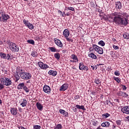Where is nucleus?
<instances>
[{
  "instance_id": "412c9836",
  "label": "nucleus",
  "mask_w": 129,
  "mask_h": 129,
  "mask_svg": "<svg viewBox=\"0 0 129 129\" xmlns=\"http://www.w3.org/2000/svg\"><path fill=\"white\" fill-rule=\"evenodd\" d=\"M48 74L52 76H56L57 75V71L50 70L48 72Z\"/></svg>"
},
{
  "instance_id": "9b49d317",
  "label": "nucleus",
  "mask_w": 129,
  "mask_h": 129,
  "mask_svg": "<svg viewBox=\"0 0 129 129\" xmlns=\"http://www.w3.org/2000/svg\"><path fill=\"white\" fill-rule=\"evenodd\" d=\"M79 69L80 70H86V71H88V67L85 66L83 62H80L79 64Z\"/></svg>"
},
{
  "instance_id": "423d86ee",
  "label": "nucleus",
  "mask_w": 129,
  "mask_h": 129,
  "mask_svg": "<svg viewBox=\"0 0 129 129\" xmlns=\"http://www.w3.org/2000/svg\"><path fill=\"white\" fill-rule=\"evenodd\" d=\"M23 24H24L25 26L27 27L28 29H30V30H33V29L35 28L32 24L29 23V21L26 20V19L23 20Z\"/></svg>"
},
{
  "instance_id": "c03bdc74",
  "label": "nucleus",
  "mask_w": 129,
  "mask_h": 129,
  "mask_svg": "<svg viewBox=\"0 0 129 129\" xmlns=\"http://www.w3.org/2000/svg\"><path fill=\"white\" fill-rule=\"evenodd\" d=\"M68 9L70 11H72V12H74L75 11V9L73 7H68Z\"/></svg>"
},
{
  "instance_id": "680f3d73",
  "label": "nucleus",
  "mask_w": 129,
  "mask_h": 129,
  "mask_svg": "<svg viewBox=\"0 0 129 129\" xmlns=\"http://www.w3.org/2000/svg\"><path fill=\"white\" fill-rule=\"evenodd\" d=\"M62 52H63V53H66V50H62Z\"/></svg>"
},
{
  "instance_id": "774afa93",
  "label": "nucleus",
  "mask_w": 129,
  "mask_h": 129,
  "mask_svg": "<svg viewBox=\"0 0 129 129\" xmlns=\"http://www.w3.org/2000/svg\"><path fill=\"white\" fill-rule=\"evenodd\" d=\"M112 40H113V41H115V38H113Z\"/></svg>"
},
{
  "instance_id": "aec40b11",
  "label": "nucleus",
  "mask_w": 129,
  "mask_h": 129,
  "mask_svg": "<svg viewBox=\"0 0 129 129\" xmlns=\"http://www.w3.org/2000/svg\"><path fill=\"white\" fill-rule=\"evenodd\" d=\"M115 6L117 9H121V8H122V4H121V2L119 1L116 2Z\"/></svg>"
},
{
  "instance_id": "393cba45",
  "label": "nucleus",
  "mask_w": 129,
  "mask_h": 129,
  "mask_svg": "<svg viewBox=\"0 0 129 129\" xmlns=\"http://www.w3.org/2000/svg\"><path fill=\"white\" fill-rule=\"evenodd\" d=\"M27 103H28V101L26 99H23L21 105H22L23 107H25V106H27Z\"/></svg>"
},
{
  "instance_id": "39448f33",
  "label": "nucleus",
  "mask_w": 129,
  "mask_h": 129,
  "mask_svg": "<svg viewBox=\"0 0 129 129\" xmlns=\"http://www.w3.org/2000/svg\"><path fill=\"white\" fill-rule=\"evenodd\" d=\"M93 48L94 50L96 51V52H97V53L100 55L102 54L103 53V49L96 44H93Z\"/></svg>"
},
{
  "instance_id": "de8ad7c7",
  "label": "nucleus",
  "mask_w": 129,
  "mask_h": 129,
  "mask_svg": "<svg viewBox=\"0 0 129 129\" xmlns=\"http://www.w3.org/2000/svg\"><path fill=\"white\" fill-rule=\"evenodd\" d=\"M98 123V121H93V125H94V126H96L97 125V124Z\"/></svg>"
},
{
  "instance_id": "6e6d98bb",
  "label": "nucleus",
  "mask_w": 129,
  "mask_h": 129,
  "mask_svg": "<svg viewBox=\"0 0 129 129\" xmlns=\"http://www.w3.org/2000/svg\"><path fill=\"white\" fill-rule=\"evenodd\" d=\"M31 55L32 57H36V54L35 53V52L33 51L31 53Z\"/></svg>"
},
{
  "instance_id": "c756f323",
  "label": "nucleus",
  "mask_w": 129,
  "mask_h": 129,
  "mask_svg": "<svg viewBox=\"0 0 129 129\" xmlns=\"http://www.w3.org/2000/svg\"><path fill=\"white\" fill-rule=\"evenodd\" d=\"M102 116L103 118H107V117L110 116V114H109L108 113H106L105 114H102Z\"/></svg>"
},
{
  "instance_id": "4d7b16f0",
  "label": "nucleus",
  "mask_w": 129,
  "mask_h": 129,
  "mask_svg": "<svg viewBox=\"0 0 129 129\" xmlns=\"http://www.w3.org/2000/svg\"><path fill=\"white\" fill-rule=\"evenodd\" d=\"M93 70H96V69H97V67H96V66H95L94 67H93Z\"/></svg>"
},
{
  "instance_id": "3c124183",
  "label": "nucleus",
  "mask_w": 129,
  "mask_h": 129,
  "mask_svg": "<svg viewBox=\"0 0 129 129\" xmlns=\"http://www.w3.org/2000/svg\"><path fill=\"white\" fill-rule=\"evenodd\" d=\"M16 70H17L16 72H20V71H21V72L23 71V70L20 69V68H17Z\"/></svg>"
},
{
  "instance_id": "f03ea898",
  "label": "nucleus",
  "mask_w": 129,
  "mask_h": 129,
  "mask_svg": "<svg viewBox=\"0 0 129 129\" xmlns=\"http://www.w3.org/2000/svg\"><path fill=\"white\" fill-rule=\"evenodd\" d=\"M19 75L21 78L24 79V80H29L30 78H32V74L30 73L21 72L19 73Z\"/></svg>"
},
{
  "instance_id": "2eb2a0df",
  "label": "nucleus",
  "mask_w": 129,
  "mask_h": 129,
  "mask_svg": "<svg viewBox=\"0 0 129 129\" xmlns=\"http://www.w3.org/2000/svg\"><path fill=\"white\" fill-rule=\"evenodd\" d=\"M68 84H63L60 88V91H65L68 88Z\"/></svg>"
},
{
  "instance_id": "a211bd4d",
  "label": "nucleus",
  "mask_w": 129,
  "mask_h": 129,
  "mask_svg": "<svg viewBox=\"0 0 129 129\" xmlns=\"http://www.w3.org/2000/svg\"><path fill=\"white\" fill-rule=\"evenodd\" d=\"M36 107L38 109V110H40V111H42V110H43V106L39 102L36 103Z\"/></svg>"
},
{
  "instance_id": "dca6fc26",
  "label": "nucleus",
  "mask_w": 129,
  "mask_h": 129,
  "mask_svg": "<svg viewBox=\"0 0 129 129\" xmlns=\"http://www.w3.org/2000/svg\"><path fill=\"white\" fill-rule=\"evenodd\" d=\"M63 35L65 38H68V37H69V35H70L69 30L68 29H65L63 32Z\"/></svg>"
},
{
  "instance_id": "e433bc0d",
  "label": "nucleus",
  "mask_w": 129,
  "mask_h": 129,
  "mask_svg": "<svg viewBox=\"0 0 129 129\" xmlns=\"http://www.w3.org/2000/svg\"><path fill=\"white\" fill-rule=\"evenodd\" d=\"M6 58L7 60H8L9 61L13 60V58H12V57H11V56L9 54H7Z\"/></svg>"
},
{
  "instance_id": "13d9d810",
  "label": "nucleus",
  "mask_w": 129,
  "mask_h": 129,
  "mask_svg": "<svg viewBox=\"0 0 129 129\" xmlns=\"http://www.w3.org/2000/svg\"><path fill=\"white\" fill-rule=\"evenodd\" d=\"M107 17H108V19H113L112 16H111L110 15H108Z\"/></svg>"
},
{
  "instance_id": "72a5a7b5",
  "label": "nucleus",
  "mask_w": 129,
  "mask_h": 129,
  "mask_svg": "<svg viewBox=\"0 0 129 129\" xmlns=\"http://www.w3.org/2000/svg\"><path fill=\"white\" fill-rule=\"evenodd\" d=\"M121 16H123V17H125V18H126V19H127V18H128L129 17L128 14H126V13L121 12Z\"/></svg>"
},
{
  "instance_id": "20e7f679",
  "label": "nucleus",
  "mask_w": 129,
  "mask_h": 129,
  "mask_svg": "<svg viewBox=\"0 0 129 129\" xmlns=\"http://www.w3.org/2000/svg\"><path fill=\"white\" fill-rule=\"evenodd\" d=\"M1 83L3 85H6V86H10L12 85V80L8 78H4L1 79Z\"/></svg>"
},
{
  "instance_id": "603ef678",
  "label": "nucleus",
  "mask_w": 129,
  "mask_h": 129,
  "mask_svg": "<svg viewBox=\"0 0 129 129\" xmlns=\"http://www.w3.org/2000/svg\"><path fill=\"white\" fill-rule=\"evenodd\" d=\"M113 49H114L115 50H118V46H116V45H113Z\"/></svg>"
},
{
  "instance_id": "052dcab7",
  "label": "nucleus",
  "mask_w": 129,
  "mask_h": 129,
  "mask_svg": "<svg viewBox=\"0 0 129 129\" xmlns=\"http://www.w3.org/2000/svg\"><path fill=\"white\" fill-rule=\"evenodd\" d=\"M60 16H62V17H64V15H63V13H62V12H61V13H60Z\"/></svg>"
},
{
  "instance_id": "7c9ffc66",
  "label": "nucleus",
  "mask_w": 129,
  "mask_h": 129,
  "mask_svg": "<svg viewBox=\"0 0 129 129\" xmlns=\"http://www.w3.org/2000/svg\"><path fill=\"white\" fill-rule=\"evenodd\" d=\"M98 45H100L102 47H104L105 46V43L103 40H101L98 42Z\"/></svg>"
},
{
  "instance_id": "5701e85b",
  "label": "nucleus",
  "mask_w": 129,
  "mask_h": 129,
  "mask_svg": "<svg viewBox=\"0 0 129 129\" xmlns=\"http://www.w3.org/2000/svg\"><path fill=\"white\" fill-rule=\"evenodd\" d=\"M88 56L90 58H91L92 59H97V56L95 55L93 53H90L88 54Z\"/></svg>"
},
{
  "instance_id": "cd10ccee",
  "label": "nucleus",
  "mask_w": 129,
  "mask_h": 129,
  "mask_svg": "<svg viewBox=\"0 0 129 129\" xmlns=\"http://www.w3.org/2000/svg\"><path fill=\"white\" fill-rule=\"evenodd\" d=\"M8 54L4 53L3 52H1L0 53V56L1 58H3V59H7V56Z\"/></svg>"
},
{
  "instance_id": "09e8293b",
  "label": "nucleus",
  "mask_w": 129,
  "mask_h": 129,
  "mask_svg": "<svg viewBox=\"0 0 129 129\" xmlns=\"http://www.w3.org/2000/svg\"><path fill=\"white\" fill-rule=\"evenodd\" d=\"M4 88L5 86H4V84H2L0 83V90H2Z\"/></svg>"
},
{
  "instance_id": "bb28decb",
  "label": "nucleus",
  "mask_w": 129,
  "mask_h": 129,
  "mask_svg": "<svg viewBox=\"0 0 129 129\" xmlns=\"http://www.w3.org/2000/svg\"><path fill=\"white\" fill-rule=\"evenodd\" d=\"M72 59L73 60H75V62H78V58H77V56L75 54H72L71 55Z\"/></svg>"
},
{
  "instance_id": "a19ab883",
  "label": "nucleus",
  "mask_w": 129,
  "mask_h": 129,
  "mask_svg": "<svg viewBox=\"0 0 129 129\" xmlns=\"http://www.w3.org/2000/svg\"><path fill=\"white\" fill-rule=\"evenodd\" d=\"M33 128L34 129H40L41 126L39 125H35L33 126Z\"/></svg>"
},
{
  "instance_id": "bf43d9fd",
  "label": "nucleus",
  "mask_w": 129,
  "mask_h": 129,
  "mask_svg": "<svg viewBox=\"0 0 129 129\" xmlns=\"http://www.w3.org/2000/svg\"><path fill=\"white\" fill-rule=\"evenodd\" d=\"M126 118L127 120H128V121H129V116H127V117H126Z\"/></svg>"
},
{
  "instance_id": "37998d69",
  "label": "nucleus",
  "mask_w": 129,
  "mask_h": 129,
  "mask_svg": "<svg viewBox=\"0 0 129 129\" xmlns=\"http://www.w3.org/2000/svg\"><path fill=\"white\" fill-rule=\"evenodd\" d=\"M116 123L117 125H120L121 124V121L120 120H117L116 121Z\"/></svg>"
},
{
  "instance_id": "6e6552de",
  "label": "nucleus",
  "mask_w": 129,
  "mask_h": 129,
  "mask_svg": "<svg viewBox=\"0 0 129 129\" xmlns=\"http://www.w3.org/2000/svg\"><path fill=\"white\" fill-rule=\"evenodd\" d=\"M38 65L41 68V69H43V70H46L47 68H49V66L46 64H44L42 61H39L38 62Z\"/></svg>"
},
{
  "instance_id": "4468645a",
  "label": "nucleus",
  "mask_w": 129,
  "mask_h": 129,
  "mask_svg": "<svg viewBox=\"0 0 129 129\" xmlns=\"http://www.w3.org/2000/svg\"><path fill=\"white\" fill-rule=\"evenodd\" d=\"M10 111L12 115H17L18 114V109L16 107L11 108Z\"/></svg>"
},
{
  "instance_id": "6ab92c4d",
  "label": "nucleus",
  "mask_w": 129,
  "mask_h": 129,
  "mask_svg": "<svg viewBox=\"0 0 129 129\" xmlns=\"http://www.w3.org/2000/svg\"><path fill=\"white\" fill-rule=\"evenodd\" d=\"M59 112L60 113L66 116V117L68 116V112H66L65 110L59 109Z\"/></svg>"
},
{
  "instance_id": "c9c22d12",
  "label": "nucleus",
  "mask_w": 129,
  "mask_h": 129,
  "mask_svg": "<svg viewBox=\"0 0 129 129\" xmlns=\"http://www.w3.org/2000/svg\"><path fill=\"white\" fill-rule=\"evenodd\" d=\"M123 37L124 39H126L127 40H128L129 34H124L123 35Z\"/></svg>"
},
{
  "instance_id": "79ce46f5",
  "label": "nucleus",
  "mask_w": 129,
  "mask_h": 129,
  "mask_svg": "<svg viewBox=\"0 0 129 129\" xmlns=\"http://www.w3.org/2000/svg\"><path fill=\"white\" fill-rule=\"evenodd\" d=\"M24 90H25L27 93H28L30 91V90L28 88V87L25 86L23 88Z\"/></svg>"
},
{
  "instance_id": "ddd939ff",
  "label": "nucleus",
  "mask_w": 129,
  "mask_h": 129,
  "mask_svg": "<svg viewBox=\"0 0 129 129\" xmlns=\"http://www.w3.org/2000/svg\"><path fill=\"white\" fill-rule=\"evenodd\" d=\"M54 42L56 45L58 47H60V48H63V43H62V42H61L60 40L54 38Z\"/></svg>"
},
{
  "instance_id": "864d4df0",
  "label": "nucleus",
  "mask_w": 129,
  "mask_h": 129,
  "mask_svg": "<svg viewBox=\"0 0 129 129\" xmlns=\"http://www.w3.org/2000/svg\"><path fill=\"white\" fill-rule=\"evenodd\" d=\"M80 98V97L78 95L75 96V99L76 100H77V99H79Z\"/></svg>"
},
{
  "instance_id": "0e129e2a",
  "label": "nucleus",
  "mask_w": 129,
  "mask_h": 129,
  "mask_svg": "<svg viewBox=\"0 0 129 129\" xmlns=\"http://www.w3.org/2000/svg\"><path fill=\"white\" fill-rule=\"evenodd\" d=\"M58 13H60V14H62V12H61V11H60V10H59V11H58Z\"/></svg>"
},
{
  "instance_id": "f704fd0d",
  "label": "nucleus",
  "mask_w": 129,
  "mask_h": 129,
  "mask_svg": "<svg viewBox=\"0 0 129 129\" xmlns=\"http://www.w3.org/2000/svg\"><path fill=\"white\" fill-rule=\"evenodd\" d=\"M94 82L96 84H100V83H101V81H100L99 79H97L95 80Z\"/></svg>"
},
{
  "instance_id": "5fc2aeb1",
  "label": "nucleus",
  "mask_w": 129,
  "mask_h": 129,
  "mask_svg": "<svg viewBox=\"0 0 129 129\" xmlns=\"http://www.w3.org/2000/svg\"><path fill=\"white\" fill-rule=\"evenodd\" d=\"M103 20H104V21H108V17L107 16L104 17Z\"/></svg>"
},
{
  "instance_id": "473e14b6",
  "label": "nucleus",
  "mask_w": 129,
  "mask_h": 129,
  "mask_svg": "<svg viewBox=\"0 0 129 129\" xmlns=\"http://www.w3.org/2000/svg\"><path fill=\"white\" fill-rule=\"evenodd\" d=\"M54 129H62V125L61 124H58Z\"/></svg>"
},
{
  "instance_id": "f257e3e1",
  "label": "nucleus",
  "mask_w": 129,
  "mask_h": 129,
  "mask_svg": "<svg viewBox=\"0 0 129 129\" xmlns=\"http://www.w3.org/2000/svg\"><path fill=\"white\" fill-rule=\"evenodd\" d=\"M113 15V16H115L113 18V21L116 23V24H118V25H121V26H126V25L128 24L127 19L125 17L119 16L116 13H114Z\"/></svg>"
},
{
  "instance_id": "9d476101",
  "label": "nucleus",
  "mask_w": 129,
  "mask_h": 129,
  "mask_svg": "<svg viewBox=\"0 0 129 129\" xmlns=\"http://www.w3.org/2000/svg\"><path fill=\"white\" fill-rule=\"evenodd\" d=\"M117 95L118 96H120L121 97H124V98H126L128 96V94L125 92L122 91H118L117 92Z\"/></svg>"
},
{
  "instance_id": "f8f14e48",
  "label": "nucleus",
  "mask_w": 129,
  "mask_h": 129,
  "mask_svg": "<svg viewBox=\"0 0 129 129\" xmlns=\"http://www.w3.org/2000/svg\"><path fill=\"white\" fill-rule=\"evenodd\" d=\"M121 111L123 113L125 114H129V106H125L124 107L122 108Z\"/></svg>"
},
{
  "instance_id": "e2e57ef3",
  "label": "nucleus",
  "mask_w": 129,
  "mask_h": 129,
  "mask_svg": "<svg viewBox=\"0 0 129 129\" xmlns=\"http://www.w3.org/2000/svg\"><path fill=\"white\" fill-rule=\"evenodd\" d=\"M113 129L115 128V125H113Z\"/></svg>"
},
{
  "instance_id": "0eeeda50",
  "label": "nucleus",
  "mask_w": 129,
  "mask_h": 129,
  "mask_svg": "<svg viewBox=\"0 0 129 129\" xmlns=\"http://www.w3.org/2000/svg\"><path fill=\"white\" fill-rule=\"evenodd\" d=\"M1 16L2 22H4V23H7V22H8V20L10 19V16L6 13H4L3 12L1 13Z\"/></svg>"
},
{
  "instance_id": "8fccbe9b",
  "label": "nucleus",
  "mask_w": 129,
  "mask_h": 129,
  "mask_svg": "<svg viewBox=\"0 0 129 129\" xmlns=\"http://www.w3.org/2000/svg\"><path fill=\"white\" fill-rule=\"evenodd\" d=\"M114 74L116 75V76H119V75H120V73H119L118 72H115Z\"/></svg>"
},
{
  "instance_id": "a878e982",
  "label": "nucleus",
  "mask_w": 129,
  "mask_h": 129,
  "mask_svg": "<svg viewBox=\"0 0 129 129\" xmlns=\"http://www.w3.org/2000/svg\"><path fill=\"white\" fill-rule=\"evenodd\" d=\"M76 107L78 108V109H82L83 110H86V109L84 107L83 105H76Z\"/></svg>"
},
{
  "instance_id": "a18cd8bd",
  "label": "nucleus",
  "mask_w": 129,
  "mask_h": 129,
  "mask_svg": "<svg viewBox=\"0 0 129 129\" xmlns=\"http://www.w3.org/2000/svg\"><path fill=\"white\" fill-rule=\"evenodd\" d=\"M106 104L107 105H109V106L111 105V102L110 101H108V100L106 101Z\"/></svg>"
},
{
  "instance_id": "49530a36",
  "label": "nucleus",
  "mask_w": 129,
  "mask_h": 129,
  "mask_svg": "<svg viewBox=\"0 0 129 129\" xmlns=\"http://www.w3.org/2000/svg\"><path fill=\"white\" fill-rule=\"evenodd\" d=\"M66 38L67 40L68 41V42H73V39L68 37H66Z\"/></svg>"
},
{
  "instance_id": "f3484780",
  "label": "nucleus",
  "mask_w": 129,
  "mask_h": 129,
  "mask_svg": "<svg viewBox=\"0 0 129 129\" xmlns=\"http://www.w3.org/2000/svg\"><path fill=\"white\" fill-rule=\"evenodd\" d=\"M109 125H110V123L108 121H104L101 124L102 127H109Z\"/></svg>"
},
{
  "instance_id": "58836bf2",
  "label": "nucleus",
  "mask_w": 129,
  "mask_h": 129,
  "mask_svg": "<svg viewBox=\"0 0 129 129\" xmlns=\"http://www.w3.org/2000/svg\"><path fill=\"white\" fill-rule=\"evenodd\" d=\"M114 80L116 81V82H117V83H120V79H119L117 77H114Z\"/></svg>"
},
{
  "instance_id": "338daca9",
  "label": "nucleus",
  "mask_w": 129,
  "mask_h": 129,
  "mask_svg": "<svg viewBox=\"0 0 129 129\" xmlns=\"http://www.w3.org/2000/svg\"><path fill=\"white\" fill-rule=\"evenodd\" d=\"M71 62H75V60H70Z\"/></svg>"
},
{
  "instance_id": "c85d7f7f",
  "label": "nucleus",
  "mask_w": 129,
  "mask_h": 129,
  "mask_svg": "<svg viewBox=\"0 0 129 129\" xmlns=\"http://www.w3.org/2000/svg\"><path fill=\"white\" fill-rule=\"evenodd\" d=\"M54 58H55L56 60H60V53H55L54 54Z\"/></svg>"
},
{
  "instance_id": "ea45409f",
  "label": "nucleus",
  "mask_w": 129,
  "mask_h": 129,
  "mask_svg": "<svg viewBox=\"0 0 129 129\" xmlns=\"http://www.w3.org/2000/svg\"><path fill=\"white\" fill-rule=\"evenodd\" d=\"M120 86H121V89H122V90H123V91H125L127 89L126 86H124L123 85H121Z\"/></svg>"
},
{
  "instance_id": "b1692460",
  "label": "nucleus",
  "mask_w": 129,
  "mask_h": 129,
  "mask_svg": "<svg viewBox=\"0 0 129 129\" xmlns=\"http://www.w3.org/2000/svg\"><path fill=\"white\" fill-rule=\"evenodd\" d=\"M25 87V84L24 83H20L17 86V89L18 90H20V89H23Z\"/></svg>"
},
{
  "instance_id": "4be33fe9",
  "label": "nucleus",
  "mask_w": 129,
  "mask_h": 129,
  "mask_svg": "<svg viewBox=\"0 0 129 129\" xmlns=\"http://www.w3.org/2000/svg\"><path fill=\"white\" fill-rule=\"evenodd\" d=\"M19 74H20V72H16V74H15L14 75V76L16 79V82H17V81H19V80H20V79L21 78L20 76H19Z\"/></svg>"
},
{
  "instance_id": "4c0bfd02",
  "label": "nucleus",
  "mask_w": 129,
  "mask_h": 129,
  "mask_svg": "<svg viewBox=\"0 0 129 129\" xmlns=\"http://www.w3.org/2000/svg\"><path fill=\"white\" fill-rule=\"evenodd\" d=\"M49 49L51 52H57V49L55 48V47H49Z\"/></svg>"
},
{
  "instance_id": "1a4fd4ad",
  "label": "nucleus",
  "mask_w": 129,
  "mask_h": 129,
  "mask_svg": "<svg viewBox=\"0 0 129 129\" xmlns=\"http://www.w3.org/2000/svg\"><path fill=\"white\" fill-rule=\"evenodd\" d=\"M43 91L45 93L50 94L51 93V88L48 85H44L43 87Z\"/></svg>"
},
{
  "instance_id": "69168bd1",
  "label": "nucleus",
  "mask_w": 129,
  "mask_h": 129,
  "mask_svg": "<svg viewBox=\"0 0 129 129\" xmlns=\"http://www.w3.org/2000/svg\"><path fill=\"white\" fill-rule=\"evenodd\" d=\"M3 103V101H2V100H0V104H2Z\"/></svg>"
},
{
  "instance_id": "7ed1b4c3",
  "label": "nucleus",
  "mask_w": 129,
  "mask_h": 129,
  "mask_svg": "<svg viewBox=\"0 0 129 129\" xmlns=\"http://www.w3.org/2000/svg\"><path fill=\"white\" fill-rule=\"evenodd\" d=\"M9 47L12 52H19V45H17L16 43L11 42L9 45Z\"/></svg>"
},
{
  "instance_id": "2f4dec72",
  "label": "nucleus",
  "mask_w": 129,
  "mask_h": 129,
  "mask_svg": "<svg viewBox=\"0 0 129 129\" xmlns=\"http://www.w3.org/2000/svg\"><path fill=\"white\" fill-rule=\"evenodd\" d=\"M27 42L29 44H31V45H35V41H34V40H28Z\"/></svg>"
}]
</instances>
